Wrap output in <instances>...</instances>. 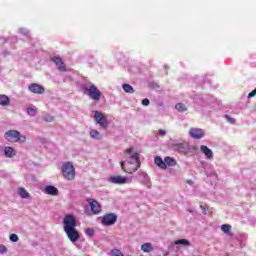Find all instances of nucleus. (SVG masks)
I'll return each instance as SVG.
<instances>
[{
	"label": "nucleus",
	"instance_id": "24",
	"mask_svg": "<svg viewBox=\"0 0 256 256\" xmlns=\"http://www.w3.org/2000/svg\"><path fill=\"white\" fill-rule=\"evenodd\" d=\"M122 89H123V91H125V93H130V94L135 93V89H133V86H131L129 84H123Z\"/></svg>",
	"mask_w": 256,
	"mask_h": 256
},
{
	"label": "nucleus",
	"instance_id": "25",
	"mask_svg": "<svg viewBox=\"0 0 256 256\" xmlns=\"http://www.w3.org/2000/svg\"><path fill=\"white\" fill-rule=\"evenodd\" d=\"M175 108L177 109V111H179L180 113H184V111H187V106H185V104L183 103H177Z\"/></svg>",
	"mask_w": 256,
	"mask_h": 256
},
{
	"label": "nucleus",
	"instance_id": "15",
	"mask_svg": "<svg viewBox=\"0 0 256 256\" xmlns=\"http://www.w3.org/2000/svg\"><path fill=\"white\" fill-rule=\"evenodd\" d=\"M46 195L57 196L59 195V190L55 186L48 185L45 187Z\"/></svg>",
	"mask_w": 256,
	"mask_h": 256
},
{
	"label": "nucleus",
	"instance_id": "9",
	"mask_svg": "<svg viewBox=\"0 0 256 256\" xmlns=\"http://www.w3.org/2000/svg\"><path fill=\"white\" fill-rule=\"evenodd\" d=\"M28 91H30V93H34L35 95H43V93H45V87L37 83H32L28 86Z\"/></svg>",
	"mask_w": 256,
	"mask_h": 256
},
{
	"label": "nucleus",
	"instance_id": "14",
	"mask_svg": "<svg viewBox=\"0 0 256 256\" xmlns=\"http://www.w3.org/2000/svg\"><path fill=\"white\" fill-rule=\"evenodd\" d=\"M4 155L5 157H7L8 159H13V157H15L16 153H15V148L11 147V146H6L4 148Z\"/></svg>",
	"mask_w": 256,
	"mask_h": 256
},
{
	"label": "nucleus",
	"instance_id": "28",
	"mask_svg": "<svg viewBox=\"0 0 256 256\" xmlns=\"http://www.w3.org/2000/svg\"><path fill=\"white\" fill-rule=\"evenodd\" d=\"M111 255L112 256H125L123 255V252H121V250L114 248L111 250Z\"/></svg>",
	"mask_w": 256,
	"mask_h": 256
},
{
	"label": "nucleus",
	"instance_id": "13",
	"mask_svg": "<svg viewBox=\"0 0 256 256\" xmlns=\"http://www.w3.org/2000/svg\"><path fill=\"white\" fill-rule=\"evenodd\" d=\"M189 133L192 139H202L204 135L203 130L199 128H191Z\"/></svg>",
	"mask_w": 256,
	"mask_h": 256
},
{
	"label": "nucleus",
	"instance_id": "7",
	"mask_svg": "<svg viewBox=\"0 0 256 256\" xmlns=\"http://www.w3.org/2000/svg\"><path fill=\"white\" fill-rule=\"evenodd\" d=\"M102 225L105 227H111L117 223V215L115 213H108L101 217Z\"/></svg>",
	"mask_w": 256,
	"mask_h": 256
},
{
	"label": "nucleus",
	"instance_id": "18",
	"mask_svg": "<svg viewBox=\"0 0 256 256\" xmlns=\"http://www.w3.org/2000/svg\"><path fill=\"white\" fill-rule=\"evenodd\" d=\"M0 105H2V107H9V105H11V99L8 98V96L5 94H1L0 95Z\"/></svg>",
	"mask_w": 256,
	"mask_h": 256
},
{
	"label": "nucleus",
	"instance_id": "32",
	"mask_svg": "<svg viewBox=\"0 0 256 256\" xmlns=\"http://www.w3.org/2000/svg\"><path fill=\"white\" fill-rule=\"evenodd\" d=\"M224 117H225V119L228 121V123H232V124L235 123V118H232V117L229 116V115H225Z\"/></svg>",
	"mask_w": 256,
	"mask_h": 256
},
{
	"label": "nucleus",
	"instance_id": "1",
	"mask_svg": "<svg viewBox=\"0 0 256 256\" xmlns=\"http://www.w3.org/2000/svg\"><path fill=\"white\" fill-rule=\"evenodd\" d=\"M124 159H126V161H122L120 165L125 173H135V171L141 167L139 153L133 151V148H128L125 150Z\"/></svg>",
	"mask_w": 256,
	"mask_h": 256
},
{
	"label": "nucleus",
	"instance_id": "8",
	"mask_svg": "<svg viewBox=\"0 0 256 256\" xmlns=\"http://www.w3.org/2000/svg\"><path fill=\"white\" fill-rule=\"evenodd\" d=\"M173 151L187 155L189 153V144L187 143H174L172 144Z\"/></svg>",
	"mask_w": 256,
	"mask_h": 256
},
{
	"label": "nucleus",
	"instance_id": "33",
	"mask_svg": "<svg viewBox=\"0 0 256 256\" xmlns=\"http://www.w3.org/2000/svg\"><path fill=\"white\" fill-rule=\"evenodd\" d=\"M256 96V88L254 90H252L249 94H248V99H251L252 97Z\"/></svg>",
	"mask_w": 256,
	"mask_h": 256
},
{
	"label": "nucleus",
	"instance_id": "10",
	"mask_svg": "<svg viewBox=\"0 0 256 256\" xmlns=\"http://www.w3.org/2000/svg\"><path fill=\"white\" fill-rule=\"evenodd\" d=\"M51 60H52L53 63H55V65L58 67V70H60L61 72L67 71V67L65 66V62H63V60L61 59V57H59V56H54V57L51 58Z\"/></svg>",
	"mask_w": 256,
	"mask_h": 256
},
{
	"label": "nucleus",
	"instance_id": "12",
	"mask_svg": "<svg viewBox=\"0 0 256 256\" xmlns=\"http://www.w3.org/2000/svg\"><path fill=\"white\" fill-rule=\"evenodd\" d=\"M127 181H128L127 177H123L121 175L110 177V183H114L116 185H123L127 183Z\"/></svg>",
	"mask_w": 256,
	"mask_h": 256
},
{
	"label": "nucleus",
	"instance_id": "17",
	"mask_svg": "<svg viewBox=\"0 0 256 256\" xmlns=\"http://www.w3.org/2000/svg\"><path fill=\"white\" fill-rule=\"evenodd\" d=\"M154 163L155 165H157V167H159L160 169H167V165L165 164V160H163L162 157L160 156H156L154 159Z\"/></svg>",
	"mask_w": 256,
	"mask_h": 256
},
{
	"label": "nucleus",
	"instance_id": "34",
	"mask_svg": "<svg viewBox=\"0 0 256 256\" xmlns=\"http://www.w3.org/2000/svg\"><path fill=\"white\" fill-rule=\"evenodd\" d=\"M149 103H151V102L147 98L142 100V105H144V107H147L149 105Z\"/></svg>",
	"mask_w": 256,
	"mask_h": 256
},
{
	"label": "nucleus",
	"instance_id": "35",
	"mask_svg": "<svg viewBox=\"0 0 256 256\" xmlns=\"http://www.w3.org/2000/svg\"><path fill=\"white\" fill-rule=\"evenodd\" d=\"M158 135H160L161 137H164V135H167V132L165 130H163V129H160L158 131Z\"/></svg>",
	"mask_w": 256,
	"mask_h": 256
},
{
	"label": "nucleus",
	"instance_id": "2",
	"mask_svg": "<svg viewBox=\"0 0 256 256\" xmlns=\"http://www.w3.org/2000/svg\"><path fill=\"white\" fill-rule=\"evenodd\" d=\"M63 230H64V233H66L69 241H71V243H77V241L81 239V234L77 229V220L75 219V216L71 214H67L64 217Z\"/></svg>",
	"mask_w": 256,
	"mask_h": 256
},
{
	"label": "nucleus",
	"instance_id": "16",
	"mask_svg": "<svg viewBox=\"0 0 256 256\" xmlns=\"http://www.w3.org/2000/svg\"><path fill=\"white\" fill-rule=\"evenodd\" d=\"M200 151L205 155L208 159H213V151L209 149V147L202 145L200 146Z\"/></svg>",
	"mask_w": 256,
	"mask_h": 256
},
{
	"label": "nucleus",
	"instance_id": "5",
	"mask_svg": "<svg viewBox=\"0 0 256 256\" xmlns=\"http://www.w3.org/2000/svg\"><path fill=\"white\" fill-rule=\"evenodd\" d=\"M94 121L102 127V129H107L109 127V120H107V117L103 114V112H100L98 110L94 111Z\"/></svg>",
	"mask_w": 256,
	"mask_h": 256
},
{
	"label": "nucleus",
	"instance_id": "20",
	"mask_svg": "<svg viewBox=\"0 0 256 256\" xmlns=\"http://www.w3.org/2000/svg\"><path fill=\"white\" fill-rule=\"evenodd\" d=\"M90 137L92 139H97L98 141H101V139H103V134L97 130H91Z\"/></svg>",
	"mask_w": 256,
	"mask_h": 256
},
{
	"label": "nucleus",
	"instance_id": "38",
	"mask_svg": "<svg viewBox=\"0 0 256 256\" xmlns=\"http://www.w3.org/2000/svg\"><path fill=\"white\" fill-rule=\"evenodd\" d=\"M255 107H256V103H255Z\"/></svg>",
	"mask_w": 256,
	"mask_h": 256
},
{
	"label": "nucleus",
	"instance_id": "23",
	"mask_svg": "<svg viewBox=\"0 0 256 256\" xmlns=\"http://www.w3.org/2000/svg\"><path fill=\"white\" fill-rule=\"evenodd\" d=\"M174 245H183L184 247H189L191 245V242L187 239H180L174 241Z\"/></svg>",
	"mask_w": 256,
	"mask_h": 256
},
{
	"label": "nucleus",
	"instance_id": "36",
	"mask_svg": "<svg viewBox=\"0 0 256 256\" xmlns=\"http://www.w3.org/2000/svg\"><path fill=\"white\" fill-rule=\"evenodd\" d=\"M0 253H7V247L0 245Z\"/></svg>",
	"mask_w": 256,
	"mask_h": 256
},
{
	"label": "nucleus",
	"instance_id": "11",
	"mask_svg": "<svg viewBox=\"0 0 256 256\" xmlns=\"http://www.w3.org/2000/svg\"><path fill=\"white\" fill-rule=\"evenodd\" d=\"M88 203L90 205V209L93 215H98V213L101 211V204H99V202L93 199H89Z\"/></svg>",
	"mask_w": 256,
	"mask_h": 256
},
{
	"label": "nucleus",
	"instance_id": "22",
	"mask_svg": "<svg viewBox=\"0 0 256 256\" xmlns=\"http://www.w3.org/2000/svg\"><path fill=\"white\" fill-rule=\"evenodd\" d=\"M141 249L144 253H151V251H153V245L151 243H144L142 244Z\"/></svg>",
	"mask_w": 256,
	"mask_h": 256
},
{
	"label": "nucleus",
	"instance_id": "30",
	"mask_svg": "<svg viewBox=\"0 0 256 256\" xmlns=\"http://www.w3.org/2000/svg\"><path fill=\"white\" fill-rule=\"evenodd\" d=\"M10 241H12V243H17V241H19V236H17V234H11Z\"/></svg>",
	"mask_w": 256,
	"mask_h": 256
},
{
	"label": "nucleus",
	"instance_id": "31",
	"mask_svg": "<svg viewBox=\"0 0 256 256\" xmlns=\"http://www.w3.org/2000/svg\"><path fill=\"white\" fill-rule=\"evenodd\" d=\"M44 121H46V123H53V121H55V118L51 115H48L44 117Z\"/></svg>",
	"mask_w": 256,
	"mask_h": 256
},
{
	"label": "nucleus",
	"instance_id": "26",
	"mask_svg": "<svg viewBox=\"0 0 256 256\" xmlns=\"http://www.w3.org/2000/svg\"><path fill=\"white\" fill-rule=\"evenodd\" d=\"M221 231H223V233H230L231 232V225L229 224H223L221 226Z\"/></svg>",
	"mask_w": 256,
	"mask_h": 256
},
{
	"label": "nucleus",
	"instance_id": "6",
	"mask_svg": "<svg viewBox=\"0 0 256 256\" xmlns=\"http://www.w3.org/2000/svg\"><path fill=\"white\" fill-rule=\"evenodd\" d=\"M86 95H89L90 99L93 101H99V99H101V91L95 84H91L90 87L86 89Z\"/></svg>",
	"mask_w": 256,
	"mask_h": 256
},
{
	"label": "nucleus",
	"instance_id": "4",
	"mask_svg": "<svg viewBox=\"0 0 256 256\" xmlns=\"http://www.w3.org/2000/svg\"><path fill=\"white\" fill-rule=\"evenodd\" d=\"M62 175L66 181L75 179V166H73L72 162H64L62 164Z\"/></svg>",
	"mask_w": 256,
	"mask_h": 256
},
{
	"label": "nucleus",
	"instance_id": "29",
	"mask_svg": "<svg viewBox=\"0 0 256 256\" xmlns=\"http://www.w3.org/2000/svg\"><path fill=\"white\" fill-rule=\"evenodd\" d=\"M86 235H88V237H93V235H95V230H93V228H87Z\"/></svg>",
	"mask_w": 256,
	"mask_h": 256
},
{
	"label": "nucleus",
	"instance_id": "3",
	"mask_svg": "<svg viewBox=\"0 0 256 256\" xmlns=\"http://www.w3.org/2000/svg\"><path fill=\"white\" fill-rule=\"evenodd\" d=\"M4 139H6L8 143H25L27 136L21 135V132L17 130H8L4 134Z\"/></svg>",
	"mask_w": 256,
	"mask_h": 256
},
{
	"label": "nucleus",
	"instance_id": "37",
	"mask_svg": "<svg viewBox=\"0 0 256 256\" xmlns=\"http://www.w3.org/2000/svg\"><path fill=\"white\" fill-rule=\"evenodd\" d=\"M200 209L202 210L203 215H207V208H205V206L200 205Z\"/></svg>",
	"mask_w": 256,
	"mask_h": 256
},
{
	"label": "nucleus",
	"instance_id": "21",
	"mask_svg": "<svg viewBox=\"0 0 256 256\" xmlns=\"http://www.w3.org/2000/svg\"><path fill=\"white\" fill-rule=\"evenodd\" d=\"M18 195H20L22 199H29V197L31 196L29 192H27V190L23 187L18 189Z\"/></svg>",
	"mask_w": 256,
	"mask_h": 256
},
{
	"label": "nucleus",
	"instance_id": "19",
	"mask_svg": "<svg viewBox=\"0 0 256 256\" xmlns=\"http://www.w3.org/2000/svg\"><path fill=\"white\" fill-rule=\"evenodd\" d=\"M164 161H165V165L166 166L168 165V167H175V165H177V160H175V158L173 157L167 156L164 158Z\"/></svg>",
	"mask_w": 256,
	"mask_h": 256
},
{
	"label": "nucleus",
	"instance_id": "27",
	"mask_svg": "<svg viewBox=\"0 0 256 256\" xmlns=\"http://www.w3.org/2000/svg\"><path fill=\"white\" fill-rule=\"evenodd\" d=\"M27 114L30 115V117H35V115H37V108H27Z\"/></svg>",
	"mask_w": 256,
	"mask_h": 256
}]
</instances>
